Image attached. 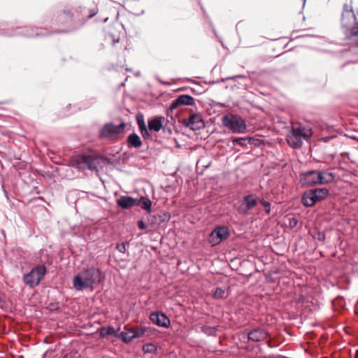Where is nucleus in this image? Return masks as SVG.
I'll return each instance as SVG.
<instances>
[{
    "label": "nucleus",
    "instance_id": "f257e3e1",
    "mask_svg": "<svg viewBox=\"0 0 358 358\" xmlns=\"http://www.w3.org/2000/svg\"><path fill=\"white\" fill-rule=\"evenodd\" d=\"M105 278L104 273L98 268L91 266L82 270L73 278V287L76 291L92 289Z\"/></svg>",
    "mask_w": 358,
    "mask_h": 358
},
{
    "label": "nucleus",
    "instance_id": "79ce46f5",
    "mask_svg": "<svg viewBox=\"0 0 358 358\" xmlns=\"http://www.w3.org/2000/svg\"><path fill=\"white\" fill-rule=\"evenodd\" d=\"M337 300H339V301H340V300H341V301H343V300H344V299H343V296H338V297L337 298Z\"/></svg>",
    "mask_w": 358,
    "mask_h": 358
},
{
    "label": "nucleus",
    "instance_id": "ddd939ff",
    "mask_svg": "<svg viewBox=\"0 0 358 358\" xmlns=\"http://www.w3.org/2000/svg\"><path fill=\"white\" fill-rule=\"evenodd\" d=\"M194 103L193 97L189 95H180L173 101L170 109H176L179 106H192Z\"/></svg>",
    "mask_w": 358,
    "mask_h": 358
},
{
    "label": "nucleus",
    "instance_id": "9d476101",
    "mask_svg": "<svg viewBox=\"0 0 358 358\" xmlns=\"http://www.w3.org/2000/svg\"><path fill=\"white\" fill-rule=\"evenodd\" d=\"M150 320L158 327L168 328L171 324L169 317L162 312L152 313L150 315Z\"/></svg>",
    "mask_w": 358,
    "mask_h": 358
},
{
    "label": "nucleus",
    "instance_id": "a878e982",
    "mask_svg": "<svg viewBox=\"0 0 358 358\" xmlns=\"http://www.w3.org/2000/svg\"><path fill=\"white\" fill-rule=\"evenodd\" d=\"M143 350L145 353L155 354L157 351V348L152 343H145L143 345Z\"/></svg>",
    "mask_w": 358,
    "mask_h": 358
},
{
    "label": "nucleus",
    "instance_id": "39448f33",
    "mask_svg": "<svg viewBox=\"0 0 358 358\" xmlns=\"http://www.w3.org/2000/svg\"><path fill=\"white\" fill-rule=\"evenodd\" d=\"M311 135L304 131V128L301 126L299 127H292L291 135L287 138V142L290 146L294 148H299L303 144L302 139L308 141Z\"/></svg>",
    "mask_w": 358,
    "mask_h": 358
},
{
    "label": "nucleus",
    "instance_id": "aec40b11",
    "mask_svg": "<svg viewBox=\"0 0 358 358\" xmlns=\"http://www.w3.org/2000/svg\"><path fill=\"white\" fill-rule=\"evenodd\" d=\"M243 203L245 205L246 210H250L257 206V201L253 194H249L243 197Z\"/></svg>",
    "mask_w": 358,
    "mask_h": 358
},
{
    "label": "nucleus",
    "instance_id": "f3484780",
    "mask_svg": "<svg viewBox=\"0 0 358 358\" xmlns=\"http://www.w3.org/2000/svg\"><path fill=\"white\" fill-rule=\"evenodd\" d=\"M127 144L129 148H139L142 146L141 138L136 134H129L127 138Z\"/></svg>",
    "mask_w": 358,
    "mask_h": 358
},
{
    "label": "nucleus",
    "instance_id": "412c9836",
    "mask_svg": "<svg viewBox=\"0 0 358 358\" xmlns=\"http://www.w3.org/2000/svg\"><path fill=\"white\" fill-rule=\"evenodd\" d=\"M231 141L234 145H238L243 147L248 144H252L255 141V139L250 137H236L233 138Z\"/></svg>",
    "mask_w": 358,
    "mask_h": 358
},
{
    "label": "nucleus",
    "instance_id": "6ab92c4d",
    "mask_svg": "<svg viewBox=\"0 0 358 358\" xmlns=\"http://www.w3.org/2000/svg\"><path fill=\"white\" fill-rule=\"evenodd\" d=\"M213 297L215 299H223L227 297V292L225 287H216L212 290Z\"/></svg>",
    "mask_w": 358,
    "mask_h": 358
},
{
    "label": "nucleus",
    "instance_id": "0eeeda50",
    "mask_svg": "<svg viewBox=\"0 0 358 358\" xmlns=\"http://www.w3.org/2000/svg\"><path fill=\"white\" fill-rule=\"evenodd\" d=\"M126 124L122 122L119 125H115L113 123H106L102 127L100 131V136L103 138H112L115 135L124 132Z\"/></svg>",
    "mask_w": 358,
    "mask_h": 358
},
{
    "label": "nucleus",
    "instance_id": "a18cd8bd",
    "mask_svg": "<svg viewBox=\"0 0 358 358\" xmlns=\"http://www.w3.org/2000/svg\"><path fill=\"white\" fill-rule=\"evenodd\" d=\"M202 123H203V128L205 127V123H204L203 120L202 121Z\"/></svg>",
    "mask_w": 358,
    "mask_h": 358
},
{
    "label": "nucleus",
    "instance_id": "c756f323",
    "mask_svg": "<svg viewBox=\"0 0 358 358\" xmlns=\"http://www.w3.org/2000/svg\"><path fill=\"white\" fill-rule=\"evenodd\" d=\"M259 203L263 206L265 213L267 215H270V213H271V203L268 201H266L264 199H260Z\"/></svg>",
    "mask_w": 358,
    "mask_h": 358
},
{
    "label": "nucleus",
    "instance_id": "c03bdc74",
    "mask_svg": "<svg viewBox=\"0 0 358 358\" xmlns=\"http://www.w3.org/2000/svg\"><path fill=\"white\" fill-rule=\"evenodd\" d=\"M235 77H236V78H243V76H240V75H238V76H235Z\"/></svg>",
    "mask_w": 358,
    "mask_h": 358
},
{
    "label": "nucleus",
    "instance_id": "e433bc0d",
    "mask_svg": "<svg viewBox=\"0 0 358 358\" xmlns=\"http://www.w3.org/2000/svg\"><path fill=\"white\" fill-rule=\"evenodd\" d=\"M138 227L141 230L145 229L146 228V225L143 220H140L138 222Z\"/></svg>",
    "mask_w": 358,
    "mask_h": 358
},
{
    "label": "nucleus",
    "instance_id": "a19ab883",
    "mask_svg": "<svg viewBox=\"0 0 358 358\" xmlns=\"http://www.w3.org/2000/svg\"><path fill=\"white\" fill-rule=\"evenodd\" d=\"M209 166H210V164H207V165H206V166H203V167H204V168L203 169V171L204 169H206Z\"/></svg>",
    "mask_w": 358,
    "mask_h": 358
},
{
    "label": "nucleus",
    "instance_id": "a211bd4d",
    "mask_svg": "<svg viewBox=\"0 0 358 358\" xmlns=\"http://www.w3.org/2000/svg\"><path fill=\"white\" fill-rule=\"evenodd\" d=\"M163 117L157 116L154 119L148 120V127L149 130L159 131L163 127Z\"/></svg>",
    "mask_w": 358,
    "mask_h": 358
},
{
    "label": "nucleus",
    "instance_id": "1a4fd4ad",
    "mask_svg": "<svg viewBox=\"0 0 358 358\" xmlns=\"http://www.w3.org/2000/svg\"><path fill=\"white\" fill-rule=\"evenodd\" d=\"M300 182L303 186H313L319 185L317 170L308 171L301 173Z\"/></svg>",
    "mask_w": 358,
    "mask_h": 358
},
{
    "label": "nucleus",
    "instance_id": "2f4dec72",
    "mask_svg": "<svg viewBox=\"0 0 358 358\" xmlns=\"http://www.w3.org/2000/svg\"><path fill=\"white\" fill-rule=\"evenodd\" d=\"M289 227L292 229L296 227L298 224V219L292 217H289Z\"/></svg>",
    "mask_w": 358,
    "mask_h": 358
},
{
    "label": "nucleus",
    "instance_id": "bb28decb",
    "mask_svg": "<svg viewBox=\"0 0 358 358\" xmlns=\"http://www.w3.org/2000/svg\"><path fill=\"white\" fill-rule=\"evenodd\" d=\"M131 330L133 333L132 334L134 335V338H136L142 337L145 333L146 328L141 327L136 329H131Z\"/></svg>",
    "mask_w": 358,
    "mask_h": 358
},
{
    "label": "nucleus",
    "instance_id": "423d86ee",
    "mask_svg": "<svg viewBox=\"0 0 358 358\" xmlns=\"http://www.w3.org/2000/svg\"><path fill=\"white\" fill-rule=\"evenodd\" d=\"M230 232L227 227L217 226L210 234L208 242L211 246H215L229 236Z\"/></svg>",
    "mask_w": 358,
    "mask_h": 358
},
{
    "label": "nucleus",
    "instance_id": "473e14b6",
    "mask_svg": "<svg viewBox=\"0 0 358 358\" xmlns=\"http://www.w3.org/2000/svg\"><path fill=\"white\" fill-rule=\"evenodd\" d=\"M148 129H149L147 127L140 129L141 134L144 138H149L151 137Z\"/></svg>",
    "mask_w": 358,
    "mask_h": 358
},
{
    "label": "nucleus",
    "instance_id": "6e6552de",
    "mask_svg": "<svg viewBox=\"0 0 358 358\" xmlns=\"http://www.w3.org/2000/svg\"><path fill=\"white\" fill-rule=\"evenodd\" d=\"M341 26L348 29L352 24H358L352 7L347 3L343 5L341 19Z\"/></svg>",
    "mask_w": 358,
    "mask_h": 358
},
{
    "label": "nucleus",
    "instance_id": "2eb2a0df",
    "mask_svg": "<svg viewBox=\"0 0 358 358\" xmlns=\"http://www.w3.org/2000/svg\"><path fill=\"white\" fill-rule=\"evenodd\" d=\"M302 203L306 207H311L314 206L318 201L315 196V192L312 189L306 190L302 195Z\"/></svg>",
    "mask_w": 358,
    "mask_h": 358
},
{
    "label": "nucleus",
    "instance_id": "f8f14e48",
    "mask_svg": "<svg viewBox=\"0 0 358 358\" xmlns=\"http://www.w3.org/2000/svg\"><path fill=\"white\" fill-rule=\"evenodd\" d=\"M268 336V332L264 329L255 328L248 333V338L253 342H260L265 340Z\"/></svg>",
    "mask_w": 358,
    "mask_h": 358
},
{
    "label": "nucleus",
    "instance_id": "c9c22d12",
    "mask_svg": "<svg viewBox=\"0 0 358 358\" xmlns=\"http://www.w3.org/2000/svg\"><path fill=\"white\" fill-rule=\"evenodd\" d=\"M350 34L358 37V26H354L350 29Z\"/></svg>",
    "mask_w": 358,
    "mask_h": 358
},
{
    "label": "nucleus",
    "instance_id": "72a5a7b5",
    "mask_svg": "<svg viewBox=\"0 0 358 358\" xmlns=\"http://www.w3.org/2000/svg\"><path fill=\"white\" fill-rule=\"evenodd\" d=\"M316 238L320 241H324L326 239L325 233L324 231H318Z\"/></svg>",
    "mask_w": 358,
    "mask_h": 358
},
{
    "label": "nucleus",
    "instance_id": "dca6fc26",
    "mask_svg": "<svg viewBox=\"0 0 358 358\" xmlns=\"http://www.w3.org/2000/svg\"><path fill=\"white\" fill-rule=\"evenodd\" d=\"M317 178L319 185L329 184L334 181L335 174L327 171H317Z\"/></svg>",
    "mask_w": 358,
    "mask_h": 358
},
{
    "label": "nucleus",
    "instance_id": "f03ea898",
    "mask_svg": "<svg viewBox=\"0 0 358 358\" xmlns=\"http://www.w3.org/2000/svg\"><path fill=\"white\" fill-rule=\"evenodd\" d=\"M224 127L229 129L234 134H243L246 130L245 120L238 115L227 114L222 118Z\"/></svg>",
    "mask_w": 358,
    "mask_h": 358
},
{
    "label": "nucleus",
    "instance_id": "58836bf2",
    "mask_svg": "<svg viewBox=\"0 0 358 358\" xmlns=\"http://www.w3.org/2000/svg\"><path fill=\"white\" fill-rule=\"evenodd\" d=\"M26 35L28 36L32 37L34 36H38L39 34H33L31 33V34H27Z\"/></svg>",
    "mask_w": 358,
    "mask_h": 358
},
{
    "label": "nucleus",
    "instance_id": "4c0bfd02",
    "mask_svg": "<svg viewBox=\"0 0 358 358\" xmlns=\"http://www.w3.org/2000/svg\"><path fill=\"white\" fill-rule=\"evenodd\" d=\"M134 15H140L141 13H143V10H141V11H135V10H132L131 11Z\"/></svg>",
    "mask_w": 358,
    "mask_h": 358
},
{
    "label": "nucleus",
    "instance_id": "4468645a",
    "mask_svg": "<svg viewBox=\"0 0 358 358\" xmlns=\"http://www.w3.org/2000/svg\"><path fill=\"white\" fill-rule=\"evenodd\" d=\"M117 204L122 209H129L134 206H136L137 199H134L129 196H121L117 200Z\"/></svg>",
    "mask_w": 358,
    "mask_h": 358
},
{
    "label": "nucleus",
    "instance_id": "393cba45",
    "mask_svg": "<svg viewBox=\"0 0 358 358\" xmlns=\"http://www.w3.org/2000/svg\"><path fill=\"white\" fill-rule=\"evenodd\" d=\"M132 334L131 330L129 329L126 332H122L120 336L124 343H128L135 338L134 335Z\"/></svg>",
    "mask_w": 358,
    "mask_h": 358
},
{
    "label": "nucleus",
    "instance_id": "5701e85b",
    "mask_svg": "<svg viewBox=\"0 0 358 358\" xmlns=\"http://www.w3.org/2000/svg\"><path fill=\"white\" fill-rule=\"evenodd\" d=\"M313 192H315V196L318 201L324 200L327 197L329 194V191L326 187L312 189Z\"/></svg>",
    "mask_w": 358,
    "mask_h": 358
},
{
    "label": "nucleus",
    "instance_id": "4be33fe9",
    "mask_svg": "<svg viewBox=\"0 0 358 358\" xmlns=\"http://www.w3.org/2000/svg\"><path fill=\"white\" fill-rule=\"evenodd\" d=\"M137 206H140L143 209L145 210L148 213L151 212L152 202L147 197H141L139 199H137Z\"/></svg>",
    "mask_w": 358,
    "mask_h": 358
},
{
    "label": "nucleus",
    "instance_id": "37998d69",
    "mask_svg": "<svg viewBox=\"0 0 358 358\" xmlns=\"http://www.w3.org/2000/svg\"><path fill=\"white\" fill-rule=\"evenodd\" d=\"M355 358H358V349L355 352Z\"/></svg>",
    "mask_w": 358,
    "mask_h": 358
},
{
    "label": "nucleus",
    "instance_id": "b1692460",
    "mask_svg": "<svg viewBox=\"0 0 358 358\" xmlns=\"http://www.w3.org/2000/svg\"><path fill=\"white\" fill-rule=\"evenodd\" d=\"M313 192H315V196L318 201L324 200L327 197L329 194V191L326 187L312 189Z\"/></svg>",
    "mask_w": 358,
    "mask_h": 358
},
{
    "label": "nucleus",
    "instance_id": "f704fd0d",
    "mask_svg": "<svg viewBox=\"0 0 358 358\" xmlns=\"http://www.w3.org/2000/svg\"><path fill=\"white\" fill-rule=\"evenodd\" d=\"M116 248L121 253H124L126 252V247L124 243L117 244Z\"/></svg>",
    "mask_w": 358,
    "mask_h": 358
},
{
    "label": "nucleus",
    "instance_id": "c85d7f7f",
    "mask_svg": "<svg viewBox=\"0 0 358 358\" xmlns=\"http://www.w3.org/2000/svg\"><path fill=\"white\" fill-rule=\"evenodd\" d=\"M136 122L139 128V130L147 127L144 121L143 115L142 114H138L136 115Z\"/></svg>",
    "mask_w": 358,
    "mask_h": 358
},
{
    "label": "nucleus",
    "instance_id": "7ed1b4c3",
    "mask_svg": "<svg viewBox=\"0 0 358 358\" xmlns=\"http://www.w3.org/2000/svg\"><path fill=\"white\" fill-rule=\"evenodd\" d=\"M45 273L46 268L44 265L36 266L23 275V281L27 286L34 287L40 284Z\"/></svg>",
    "mask_w": 358,
    "mask_h": 358
},
{
    "label": "nucleus",
    "instance_id": "cd10ccee",
    "mask_svg": "<svg viewBox=\"0 0 358 358\" xmlns=\"http://www.w3.org/2000/svg\"><path fill=\"white\" fill-rule=\"evenodd\" d=\"M217 327H208V326H203V333L208 335V336H213L215 334L217 331Z\"/></svg>",
    "mask_w": 358,
    "mask_h": 358
},
{
    "label": "nucleus",
    "instance_id": "9b49d317",
    "mask_svg": "<svg viewBox=\"0 0 358 358\" xmlns=\"http://www.w3.org/2000/svg\"><path fill=\"white\" fill-rule=\"evenodd\" d=\"M182 123L193 131H199L201 128V115L193 114L189 118L184 119Z\"/></svg>",
    "mask_w": 358,
    "mask_h": 358
},
{
    "label": "nucleus",
    "instance_id": "ea45409f",
    "mask_svg": "<svg viewBox=\"0 0 358 358\" xmlns=\"http://www.w3.org/2000/svg\"><path fill=\"white\" fill-rule=\"evenodd\" d=\"M210 26H212V27H213V33L215 34V35L217 36V35H216V31H215V29L214 27L211 24V23H210Z\"/></svg>",
    "mask_w": 358,
    "mask_h": 358
},
{
    "label": "nucleus",
    "instance_id": "20e7f679",
    "mask_svg": "<svg viewBox=\"0 0 358 358\" xmlns=\"http://www.w3.org/2000/svg\"><path fill=\"white\" fill-rule=\"evenodd\" d=\"M73 164L79 169L98 171L99 160L94 155H80L75 158Z\"/></svg>",
    "mask_w": 358,
    "mask_h": 358
},
{
    "label": "nucleus",
    "instance_id": "7c9ffc66",
    "mask_svg": "<svg viewBox=\"0 0 358 358\" xmlns=\"http://www.w3.org/2000/svg\"><path fill=\"white\" fill-rule=\"evenodd\" d=\"M115 329L112 327H108L107 328H103L101 331V334L103 335H113L115 334Z\"/></svg>",
    "mask_w": 358,
    "mask_h": 358
}]
</instances>
